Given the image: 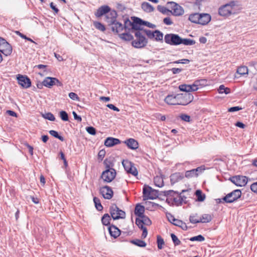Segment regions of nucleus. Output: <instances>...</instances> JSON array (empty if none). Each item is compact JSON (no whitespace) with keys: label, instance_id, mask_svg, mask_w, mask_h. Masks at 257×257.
<instances>
[{"label":"nucleus","instance_id":"1","mask_svg":"<svg viewBox=\"0 0 257 257\" xmlns=\"http://www.w3.org/2000/svg\"><path fill=\"white\" fill-rule=\"evenodd\" d=\"M135 35L136 39L132 42L133 47L136 48H142L146 46L148 41L142 34V32L139 31H136L135 33Z\"/></svg>","mask_w":257,"mask_h":257},{"label":"nucleus","instance_id":"2","mask_svg":"<svg viewBox=\"0 0 257 257\" xmlns=\"http://www.w3.org/2000/svg\"><path fill=\"white\" fill-rule=\"evenodd\" d=\"M116 174V171L106 165V170L102 173L101 178L104 182L110 183L115 178Z\"/></svg>","mask_w":257,"mask_h":257},{"label":"nucleus","instance_id":"3","mask_svg":"<svg viewBox=\"0 0 257 257\" xmlns=\"http://www.w3.org/2000/svg\"><path fill=\"white\" fill-rule=\"evenodd\" d=\"M193 99L194 96L190 93L176 94L177 105H186L191 102Z\"/></svg>","mask_w":257,"mask_h":257},{"label":"nucleus","instance_id":"4","mask_svg":"<svg viewBox=\"0 0 257 257\" xmlns=\"http://www.w3.org/2000/svg\"><path fill=\"white\" fill-rule=\"evenodd\" d=\"M109 212L114 220L124 218L125 217V212L120 209L115 204H113L110 207Z\"/></svg>","mask_w":257,"mask_h":257},{"label":"nucleus","instance_id":"5","mask_svg":"<svg viewBox=\"0 0 257 257\" xmlns=\"http://www.w3.org/2000/svg\"><path fill=\"white\" fill-rule=\"evenodd\" d=\"M180 37L175 34H168L164 37V41L166 43L172 46L180 45Z\"/></svg>","mask_w":257,"mask_h":257},{"label":"nucleus","instance_id":"6","mask_svg":"<svg viewBox=\"0 0 257 257\" xmlns=\"http://www.w3.org/2000/svg\"><path fill=\"white\" fill-rule=\"evenodd\" d=\"M241 195V192L240 190L236 189L227 194L222 198V200L226 203H232L240 198Z\"/></svg>","mask_w":257,"mask_h":257},{"label":"nucleus","instance_id":"7","mask_svg":"<svg viewBox=\"0 0 257 257\" xmlns=\"http://www.w3.org/2000/svg\"><path fill=\"white\" fill-rule=\"evenodd\" d=\"M143 193L144 200H153L157 197V194L156 190L153 189L151 187L148 186H145L144 187Z\"/></svg>","mask_w":257,"mask_h":257},{"label":"nucleus","instance_id":"8","mask_svg":"<svg viewBox=\"0 0 257 257\" xmlns=\"http://www.w3.org/2000/svg\"><path fill=\"white\" fill-rule=\"evenodd\" d=\"M0 52L7 56L10 55L12 52V46L1 37H0Z\"/></svg>","mask_w":257,"mask_h":257},{"label":"nucleus","instance_id":"9","mask_svg":"<svg viewBox=\"0 0 257 257\" xmlns=\"http://www.w3.org/2000/svg\"><path fill=\"white\" fill-rule=\"evenodd\" d=\"M229 180L237 186H245L247 183V178L244 176H234L229 178Z\"/></svg>","mask_w":257,"mask_h":257},{"label":"nucleus","instance_id":"10","mask_svg":"<svg viewBox=\"0 0 257 257\" xmlns=\"http://www.w3.org/2000/svg\"><path fill=\"white\" fill-rule=\"evenodd\" d=\"M44 84L45 86L51 88L54 85L61 86L62 83L56 78L47 77L44 80Z\"/></svg>","mask_w":257,"mask_h":257},{"label":"nucleus","instance_id":"11","mask_svg":"<svg viewBox=\"0 0 257 257\" xmlns=\"http://www.w3.org/2000/svg\"><path fill=\"white\" fill-rule=\"evenodd\" d=\"M100 193L106 199H110L113 194V191L108 186L101 187L100 189Z\"/></svg>","mask_w":257,"mask_h":257},{"label":"nucleus","instance_id":"12","mask_svg":"<svg viewBox=\"0 0 257 257\" xmlns=\"http://www.w3.org/2000/svg\"><path fill=\"white\" fill-rule=\"evenodd\" d=\"M17 79L18 83L23 87L27 88L31 86V80L27 76L19 75Z\"/></svg>","mask_w":257,"mask_h":257},{"label":"nucleus","instance_id":"13","mask_svg":"<svg viewBox=\"0 0 257 257\" xmlns=\"http://www.w3.org/2000/svg\"><path fill=\"white\" fill-rule=\"evenodd\" d=\"M232 10V6L226 4L219 9L218 13L222 16H228L231 14Z\"/></svg>","mask_w":257,"mask_h":257},{"label":"nucleus","instance_id":"14","mask_svg":"<svg viewBox=\"0 0 257 257\" xmlns=\"http://www.w3.org/2000/svg\"><path fill=\"white\" fill-rule=\"evenodd\" d=\"M144 21L142 20L141 19L134 17L133 20V22L132 24V29L135 30L141 31L143 28H141L142 26L144 25Z\"/></svg>","mask_w":257,"mask_h":257},{"label":"nucleus","instance_id":"15","mask_svg":"<svg viewBox=\"0 0 257 257\" xmlns=\"http://www.w3.org/2000/svg\"><path fill=\"white\" fill-rule=\"evenodd\" d=\"M117 13L115 10L110 11L106 15V20L109 25L114 23L116 21Z\"/></svg>","mask_w":257,"mask_h":257},{"label":"nucleus","instance_id":"16","mask_svg":"<svg viewBox=\"0 0 257 257\" xmlns=\"http://www.w3.org/2000/svg\"><path fill=\"white\" fill-rule=\"evenodd\" d=\"M184 178V175L183 173L180 172H176L172 174L170 176V181L172 185L180 181Z\"/></svg>","mask_w":257,"mask_h":257},{"label":"nucleus","instance_id":"17","mask_svg":"<svg viewBox=\"0 0 257 257\" xmlns=\"http://www.w3.org/2000/svg\"><path fill=\"white\" fill-rule=\"evenodd\" d=\"M199 24L205 25L207 24L211 20V16L208 14H199Z\"/></svg>","mask_w":257,"mask_h":257},{"label":"nucleus","instance_id":"18","mask_svg":"<svg viewBox=\"0 0 257 257\" xmlns=\"http://www.w3.org/2000/svg\"><path fill=\"white\" fill-rule=\"evenodd\" d=\"M120 143V141L119 139L112 137L107 138L104 141V145L107 147H111Z\"/></svg>","mask_w":257,"mask_h":257},{"label":"nucleus","instance_id":"19","mask_svg":"<svg viewBox=\"0 0 257 257\" xmlns=\"http://www.w3.org/2000/svg\"><path fill=\"white\" fill-rule=\"evenodd\" d=\"M127 147L132 150H136L139 147L138 142L134 139L130 138L124 142Z\"/></svg>","mask_w":257,"mask_h":257},{"label":"nucleus","instance_id":"20","mask_svg":"<svg viewBox=\"0 0 257 257\" xmlns=\"http://www.w3.org/2000/svg\"><path fill=\"white\" fill-rule=\"evenodd\" d=\"M108 230L110 236L114 238H116L120 234V230L113 225L109 226Z\"/></svg>","mask_w":257,"mask_h":257},{"label":"nucleus","instance_id":"21","mask_svg":"<svg viewBox=\"0 0 257 257\" xmlns=\"http://www.w3.org/2000/svg\"><path fill=\"white\" fill-rule=\"evenodd\" d=\"M110 8L107 6H102L99 8L95 13V16L100 17L104 14H107L110 11Z\"/></svg>","mask_w":257,"mask_h":257},{"label":"nucleus","instance_id":"22","mask_svg":"<svg viewBox=\"0 0 257 257\" xmlns=\"http://www.w3.org/2000/svg\"><path fill=\"white\" fill-rule=\"evenodd\" d=\"M110 25H112L111 28L112 31L113 32H115L116 33L121 32L124 29L123 25L121 23L117 22L116 21H115L113 24H111Z\"/></svg>","mask_w":257,"mask_h":257},{"label":"nucleus","instance_id":"23","mask_svg":"<svg viewBox=\"0 0 257 257\" xmlns=\"http://www.w3.org/2000/svg\"><path fill=\"white\" fill-rule=\"evenodd\" d=\"M172 13L174 16H178L184 14V10L179 5L175 4L172 9Z\"/></svg>","mask_w":257,"mask_h":257},{"label":"nucleus","instance_id":"24","mask_svg":"<svg viewBox=\"0 0 257 257\" xmlns=\"http://www.w3.org/2000/svg\"><path fill=\"white\" fill-rule=\"evenodd\" d=\"M164 100L169 105H177L176 94L168 95L166 97Z\"/></svg>","mask_w":257,"mask_h":257},{"label":"nucleus","instance_id":"25","mask_svg":"<svg viewBox=\"0 0 257 257\" xmlns=\"http://www.w3.org/2000/svg\"><path fill=\"white\" fill-rule=\"evenodd\" d=\"M183 201V200L182 197L180 196L177 192L175 194V196L173 198L172 201L169 204L172 205H179L182 203Z\"/></svg>","mask_w":257,"mask_h":257},{"label":"nucleus","instance_id":"26","mask_svg":"<svg viewBox=\"0 0 257 257\" xmlns=\"http://www.w3.org/2000/svg\"><path fill=\"white\" fill-rule=\"evenodd\" d=\"M145 212V207L140 205V204H137L136 206L135 209V214L138 216L139 217H141L142 216L144 215V213Z\"/></svg>","mask_w":257,"mask_h":257},{"label":"nucleus","instance_id":"27","mask_svg":"<svg viewBox=\"0 0 257 257\" xmlns=\"http://www.w3.org/2000/svg\"><path fill=\"white\" fill-rule=\"evenodd\" d=\"M141 8L145 12L147 13H151L154 11L153 7L147 2H143L141 5Z\"/></svg>","mask_w":257,"mask_h":257},{"label":"nucleus","instance_id":"28","mask_svg":"<svg viewBox=\"0 0 257 257\" xmlns=\"http://www.w3.org/2000/svg\"><path fill=\"white\" fill-rule=\"evenodd\" d=\"M177 192L173 190H168L164 192L165 195L167 196L166 202L168 203H171L173 198L175 196Z\"/></svg>","mask_w":257,"mask_h":257},{"label":"nucleus","instance_id":"29","mask_svg":"<svg viewBox=\"0 0 257 257\" xmlns=\"http://www.w3.org/2000/svg\"><path fill=\"white\" fill-rule=\"evenodd\" d=\"M212 217L210 214H203L199 217L200 223H208L211 221Z\"/></svg>","mask_w":257,"mask_h":257},{"label":"nucleus","instance_id":"30","mask_svg":"<svg viewBox=\"0 0 257 257\" xmlns=\"http://www.w3.org/2000/svg\"><path fill=\"white\" fill-rule=\"evenodd\" d=\"M198 175L197 169H192L191 170L187 171L185 174V177L187 178L197 177Z\"/></svg>","mask_w":257,"mask_h":257},{"label":"nucleus","instance_id":"31","mask_svg":"<svg viewBox=\"0 0 257 257\" xmlns=\"http://www.w3.org/2000/svg\"><path fill=\"white\" fill-rule=\"evenodd\" d=\"M154 182L155 185L158 187H162L164 186V181L162 177L157 176L154 177Z\"/></svg>","mask_w":257,"mask_h":257},{"label":"nucleus","instance_id":"32","mask_svg":"<svg viewBox=\"0 0 257 257\" xmlns=\"http://www.w3.org/2000/svg\"><path fill=\"white\" fill-rule=\"evenodd\" d=\"M180 44H183L186 46H191L195 44V41L190 39H182L180 38Z\"/></svg>","mask_w":257,"mask_h":257},{"label":"nucleus","instance_id":"33","mask_svg":"<svg viewBox=\"0 0 257 257\" xmlns=\"http://www.w3.org/2000/svg\"><path fill=\"white\" fill-rule=\"evenodd\" d=\"M199 14L194 13L189 16V20L192 23L199 24Z\"/></svg>","mask_w":257,"mask_h":257},{"label":"nucleus","instance_id":"34","mask_svg":"<svg viewBox=\"0 0 257 257\" xmlns=\"http://www.w3.org/2000/svg\"><path fill=\"white\" fill-rule=\"evenodd\" d=\"M130 242L132 243H133L136 245H137L138 246H140V247H144L147 245L146 243L144 241L139 239L132 240H131Z\"/></svg>","mask_w":257,"mask_h":257},{"label":"nucleus","instance_id":"35","mask_svg":"<svg viewBox=\"0 0 257 257\" xmlns=\"http://www.w3.org/2000/svg\"><path fill=\"white\" fill-rule=\"evenodd\" d=\"M199 217L197 214H193L189 217V221L193 224L200 223Z\"/></svg>","mask_w":257,"mask_h":257},{"label":"nucleus","instance_id":"36","mask_svg":"<svg viewBox=\"0 0 257 257\" xmlns=\"http://www.w3.org/2000/svg\"><path fill=\"white\" fill-rule=\"evenodd\" d=\"M174 225L181 227L183 230L187 229L186 224L181 220L176 219L175 222L174 223Z\"/></svg>","mask_w":257,"mask_h":257},{"label":"nucleus","instance_id":"37","mask_svg":"<svg viewBox=\"0 0 257 257\" xmlns=\"http://www.w3.org/2000/svg\"><path fill=\"white\" fill-rule=\"evenodd\" d=\"M236 72L240 75H243L248 73V68L247 67L242 66L239 67Z\"/></svg>","mask_w":257,"mask_h":257},{"label":"nucleus","instance_id":"38","mask_svg":"<svg viewBox=\"0 0 257 257\" xmlns=\"http://www.w3.org/2000/svg\"><path fill=\"white\" fill-rule=\"evenodd\" d=\"M140 32H142V34L144 36L145 34H146L149 38L150 39H154V31H152L150 30H146L143 29L141 30V31H139Z\"/></svg>","mask_w":257,"mask_h":257},{"label":"nucleus","instance_id":"39","mask_svg":"<svg viewBox=\"0 0 257 257\" xmlns=\"http://www.w3.org/2000/svg\"><path fill=\"white\" fill-rule=\"evenodd\" d=\"M110 217L108 214H104L101 218V221L103 225H108L110 224Z\"/></svg>","mask_w":257,"mask_h":257},{"label":"nucleus","instance_id":"40","mask_svg":"<svg viewBox=\"0 0 257 257\" xmlns=\"http://www.w3.org/2000/svg\"><path fill=\"white\" fill-rule=\"evenodd\" d=\"M195 195L198 201H203L205 199V195L203 194L200 190H197L195 192Z\"/></svg>","mask_w":257,"mask_h":257},{"label":"nucleus","instance_id":"41","mask_svg":"<svg viewBox=\"0 0 257 257\" xmlns=\"http://www.w3.org/2000/svg\"><path fill=\"white\" fill-rule=\"evenodd\" d=\"M122 165L124 167V170L127 172L128 170L131 169V167L134 165L133 163L128 160H123L122 162Z\"/></svg>","mask_w":257,"mask_h":257},{"label":"nucleus","instance_id":"42","mask_svg":"<svg viewBox=\"0 0 257 257\" xmlns=\"http://www.w3.org/2000/svg\"><path fill=\"white\" fill-rule=\"evenodd\" d=\"M218 92L219 93H225L226 94H229L230 93V89L228 87H225L224 85H221L218 89Z\"/></svg>","mask_w":257,"mask_h":257},{"label":"nucleus","instance_id":"43","mask_svg":"<svg viewBox=\"0 0 257 257\" xmlns=\"http://www.w3.org/2000/svg\"><path fill=\"white\" fill-rule=\"evenodd\" d=\"M154 35V38L156 41H161L163 40V34L162 32L158 30H155L153 32Z\"/></svg>","mask_w":257,"mask_h":257},{"label":"nucleus","instance_id":"44","mask_svg":"<svg viewBox=\"0 0 257 257\" xmlns=\"http://www.w3.org/2000/svg\"><path fill=\"white\" fill-rule=\"evenodd\" d=\"M93 201H94V203H95L96 208L98 211H100V210H102L103 207L101 205L100 201L98 198H97L96 197H94Z\"/></svg>","mask_w":257,"mask_h":257},{"label":"nucleus","instance_id":"45","mask_svg":"<svg viewBox=\"0 0 257 257\" xmlns=\"http://www.w3.org/2000/svg\"><path fill=\"white\" fill-rule=\"evenodd\" d=\"M42 116L46 119H48L51 121H54L55 117L54 115L51 112H47L44 114H42Z\"/></svg>","mask_w":257,"mask_h":257},{"label":"nucleus","instance_id":"46","mask_svg":"<svg viewBox=\"0 0 257 257\" xmlns=\"http://www.w3.org/2000/svg\"><path fill=\"white\" fill-rule=\"evenodd\" d=\"M190 88H191V86L187 84H181L179 86V88L181 91H185L186 93L190 92Z\"/></svg>","mask_w":257,"mask_h":257},{"label":"nucleus","instance_id":"47","mask_svg":"<svg viewBox=\"0 0 257 257\" xmlns=\"http://www.w3.org/2000/svg\"><path fill=\"white\" fill-rule=\"evenodd\" d=\"M49 133L51 135H52V136L58 139L59 140H60L61 141H64V138L63 137L59 135L57 132H56L54 130H51L49 131Z\"/></svg>","mask_w":257,"mask_h":257},{"label":"nucleus","instance_id":"48","mask_svg":"<svg viewBox=\"0 0 257 257\" xmlns=\"http://www.w3.org/2000/svg\"><path fill=\"white\" fill-rule=\"evenodd\" d=\"M120 37L126 41H131L133 39V37L132 35L128 33H122L120 34Z\"/></svg>","mask_w":257,"mask_h":257},{"label":"nucleus","instance_id":"49","mask_svg":"<svg viewBox=\"0 0 257 257\" xmlns=\"http://www.w3.org/2000/svg\"><path fill=\"white\" fill-rule=\"evenodd\" d=\"M141 221H142L143 223H144L146 225H150L152 223L151 220L147 216L145 215H143L140 217Z\"/></svg>","mask_w":257,"mask_h":257},{"label":"nucleus","instance_id":"50","mask_svg":"<svg viewBox=\"0 0 257 257\" xmlns=\"http://www.w3.org/2000/svg\"><path fill=\"white\" fill-rule=\"evenodd\" d=\"M190 240L192 241H198L201 242L205 240V238L202 235H198L197 236L191 237L190 238Z\"/></svg>","mask_w":257,"mask_h":257},{"label":"nucleus","instance_id":"51","mask_svg":"<svg viewBox=\"0 0 257 257\" xmlns=\"http://www.w3.org/2000/svg\"><path fill=\"white\" fill-rule=\"evenodd\" d=\"M94 26L95 28L101 31H104L105 30V28L103 25H102L101 23L98 22H95L94 23Z\"/></svg>","mask_w":257,"mask_h":257},{"label":"nucleus","instance_id":"52","mask_svg":"<svg viewBox=\"0 0 257 257\" xmlns=\"http://www.w3.org/2000/svg\"><path fill=\"white\" fill-rule=\"evenodd\" d=\"M165 242L164 239L160 236H157V245L158 248L159 249H161L163 248V245H164Z\"/></svg>","mask_w":257,"mask_h":257},{"label":"nucleus","instance_id":"53","mask_svg":"<svg viewBox=\"0 0 257 257\" xmlns=\"http://www.w3.org/2000/svg\"><path fill=\"white\" fill-rule=\"evenodd\" d=\"M179 118H180L182 120L186 122H190L191 121L190 116L186 114L182 113L179 115Z\"/></svg>","mask_w":257,"mask_h":257},{"label":"nucleus","instance_id":"54","mask_svg":"<svg viewBox=\"0 0 257 257\" xmlns=\"http://www.w3.org/2000/svg\"><path fill=\"white\" fill-rule=\"evenodd\" d=\"M171 236L172 238V239L173 240V242L175 245H178L181 243L180 240L178 238L177 236L175 235L174 233L171 234Z\"/></svg>","mask_w":257,"mask_h":257},{"label":"nucleus","instance_id":"55","mask_svg":"<svg viewBox=\"0 0 257 257\" xmlns=\"http://www.w3.org/2000/svg\"><path fill=\"white\" fill-rule=\"evenodd\" d=\"M130 169H131L128 170V171L127 172V173L131 174L134 176L138 175V172L137 169L135 167L134 164L132 166V167H131Z\"/></svg>","mask_w":257,"mask_h":257},{"label":"nucleus","instance_id":"56","mask_svg":"<svg viewBox=\"0 0 257 257\" xmlns=\"http://www.w3.org/2000/svg\"><path fill=\"white\" fill-rule=\"evenodd\" d=\"M60 117L63 121L68 120V115L67 113L65 111H61L60 112Z\"/></svg>","mask_w":257,"mask_h":257},{"label":"nucleus","instance_id":"57","mask_svg":"<svg viewBox=\"0 0 257 257\" xmlns=\"http://www.w3.org/2000/svg\"><path fill=\"white\" fill-rule=\"evenodd\" d=\"M15 33L23 39H26V40L29 41L32 43H35V42L33 40H32L31 38L27 37L26 35L20 33L19 31H15Z\"/></svg>","mask_w":257,"mask_h":257},{"label":"nucleus","instance_id":"58","mask_svg":"<svg viewBox=\"0 0 257 257\" xmlns=\"http://www.w3.org/2000/svg\"><path fill=\"white\" fill-rule=\"evenodd\" d=\"M136 224L142 230L143 229V228H146V227H145L144 226L145 224L144 223H143L142 221H141L140 218H137L136 219Z\"/></svg>","mask_w":257,"mask_h":257},{"label":"nucleus","instance_id":"59","mask_svg":"<svg viewBox=\"0 0 257 257\" xmlns=\"http://www.w3.org/2000/svg\"><path fill=\"white\" fill-rule=\"evenodd\" d=\"M190 62V60L187 59H183L177 61H174L172 62L174 64H188Z\"/></svg>","mask_w":257,"mask_h":257},{"label":"nucleus","instance_id":"60","mask_svg":"<svg viewBox=\"0 0 257 257\" xmlns=\"http://www.w3.org/2000/svg\"><path fill=\"white\" fill-rule=\"evenodd\" d=\"M87 132L90 135H94L96 134L95 128L92 126H88L86 127Z\"/></svg>","mask_w":257,"mask_h":257},{"label":"nucleus","instance_id":"61","mask_svg":"<svg viewBox=\"0 0 257 257\" xmlns=\"http://www.w3.org/2000/svg\"><path fill=\"white\" fill-rule=\"evenodd\" d=\"M69 97L74 100H78L79 98L78 95L74 92H70L69 94Z\"/></svg>","mask_w":257,"mask_h":257},{"label":"nucleus","instance_id":"62","mask_svg":"<svg viewBox=\"0 0 257 257\" xmlns=\"http://www.w3.org/2000/svg\"><path fill=\"white\" fill-rule=\"evenodd\" d=\"M167 217L168 219V220L172 223L174 224V223L175 222L177 219H175L174 217L171 214L168 213L167 214Z\"/></svg>","mask_w":257,"mask_h":257},{"label":"nucleus","instance_id":"63","mask_svg":"<svg viewBox=\"0 0 257 257\" xmlns=\"http://www.w3.org/2000/svg\"><path fill=\"white\" fill-rule=\"evenodd\" d=\"M163 22L167 25H171L173 24L171 19L169 17H166L164 18L163 20Z\"/></svg>","mask_w":257,"mask_h":257},{"label":"nucleus","instance_id":"64","mask_svg":"<svg viewBox=\"0 0 257 257\" xmlns=\"http://www.w3.org/2000/svg\"><path fill=\"white\" fill-rule=\"evenodd\" d=\"M250 189L252 191L257 193V182L251 185Z\"/></svg>","mask_w":257,"mask_h":257}]
</instances>
